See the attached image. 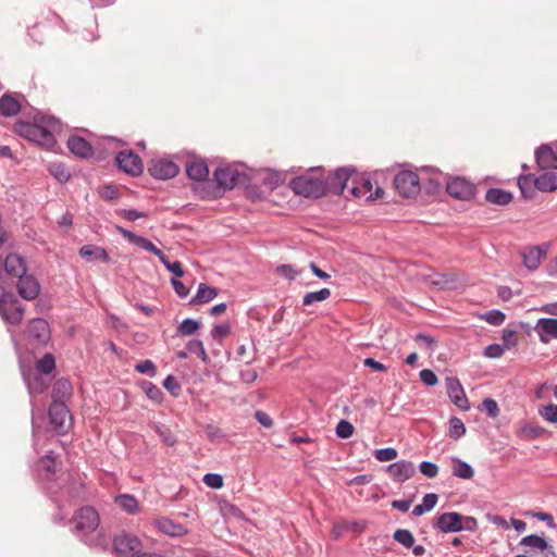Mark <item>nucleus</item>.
<instances>
[{
	"mask_svg": "<svg viewBox=\"0 0 557 557\" xmlns=\"http://www.w3.org/2000/svg\"><path fill=\"white\" fill-rule=\"evenodd\" d=\"M485 200L493 205L506 206L511 202L512 194L502 188H490L485 194Z\"/></svg>",
	"mask_w": 557,
	"mask_h": 557,
	"instance_id": "nucleus-29",
	"label": "nucleus"
},
{
	"mask_svg": "<svg viewBox=\"0 0 557 557\" xmlns=\"http://www.w3.org/2000/svg\"><path fill=\"white\" fill-rule=\"evenodd\" d=\"M420 472L426 478L433 479L438 474V467L431 461H422L419 466Z\"/></svg>",
	"mask_w": 557,
	"mask_h": 557,
	"instance_id": "nucleus-50",
	"label": "nucleus"
},
{
	"mask_svg": "<svg viewBox=\"0 0 557 557\" xmlns=\"http://www.w3.org/2000/svg\"><path fill=\"white\" fill-rule=\"evenodd\" d=\"M26 335L32 345L45 346L51 336L50 326L41 318L33 319L27 325Z\"/></svg>",
	"mask_w": 557,
	"mask_h": 557,
	"instance_id": "nucleus-5",
	"label": "nucleus"
},
{
	"mask_svg": "<svg viewBox=\"0 0 557 557\" xmlns=\"http://www.w3.org/2000/svg\"><path fill=\"white\" fill-rule=\"evenodd\" d=\"M79 256L88 261H91L94 259H99L104 262L109 261V255L103 248L91 245L83 246L79 249Z\"/></svg>",
	"mask_w": 557,
	"mask_h": 557,
	"instance_id": "nucleus-31",
	"label": "nucleus"
},
{
	"mask_svg": "<svg viewBox=\"0 0 557 557\" xmlns=\"http://www.w3.org/2000/svg\"><path fill=\"white\" fill-rule=\"evenodd\" d=\"M50 424L59 434L66 432V420L70 417V411L63 400H53L48 410Z\"/></svg>",
	"mask_w": 557,
	"mask_h": 557,
	"instance_id": "nucleus-10",
	"label": "nucleus"
},
{
	"mask_svg": "<svg viewBox=\"0 0 557 557\" xmlns=\"http://www.w3.org/2000/svg\"><path fill=\"white\" fill-rule=\"evenodd\" d=\"M163 386L173 396H177L181 392V385L174 375H168L163 381Z\"/></svg>",
	"mask_w": 557,
	"mask_h": 557,
	"instance_id": "nucleus-51",
	"label": "nucleus"
},
{
	"mask_svg": "<svg viewBox=\"0 0 557 557\" xmlns=\"http://www.w3.org/2000/svg\"><path fill=\"white\" fill-rule=\"evenodd\" d=\"M376 460L381 462L391 461L397 458L398 451L393 447L375 449L373 453Z\"/></svg>",
	"mask_w": 557,
	"mask_h": 557,
	"instance_id": "nucleus-47",
	"label": "nucleus"
},
{
	"mask_svg": "<svg viewBox=\"0 0 557 557\" xmlns=\"http://www.w3.org/2000/svg\"><path fill=\"white\" fill-rule=\"evenodd\" d=\"M331 296V290L329 288H322L318 292L307 293L302 298L304 306H311L315 302L324 301L329 299Z\"/></svg>",
	"mask_w": 557,
	"mask_h": 557,
	"instance_id": "nucleus-35",
	"label": "nucleus"
},
{
	"mask_svg": "<svg viewBox=\"0 0 557 557\" xmlns=\"http://www.w3.org/2000/svg\"><path fill=\"white\" fill-rule=\"evenodd\" d=\"M3 268L5 272L13 277H20L26 272L24 259L16 253H10L7 256L3 261Z\"/></svg>",
	"mask_w": 557,
	"mask_h": 557,
	"instance_id": "nucleus-22",
	"label": "nucleus"
},
{
	"mask_svg": "<svg viewBox=\"0 0 557 557\" xmlns=\"http://www.w3.org/2000/svg\"><path fill=\"white\" fill-rule=\"evenodd\" d=\"M483 409L486 411V413L492 417L496 418L499 413V407L497 403L492 398H486L482 403Z\"/></svg>",
	"mask_w": 557,
	"mask_h": 557,
	"instance_id": "nucleus-56",
	"label": "nucleus"
},
{
	"mask_svg": "<svg viewBox=\"0 0 557 557\" xmlns=\"http://www.w3.org/2000/svg\"><path fill=\"white\" fill-rule=\"evenodd\" d=\"M141 388L150 400L158 403V404L162 401V399H163L162 391L156 384H153L149 381H144L141 383Z\"/></svg>",
	"mask_w": 557,
	"mask_h": 557,
	"instance_id": "nucleus-40",
	"label": "nucleus"
},
{
	"mask_svg": "<svg viewBox=\"0 0 557 557\" xmlns=\"http://www.w3.org/2000/svg\"><path fill=\"white\" fill-rule=\"evenodd\" d=\"M255 419L264 428L269 429L273 425L272 418L262 410H257L255 412Z\"/></svg>",
	"mask_w": 557,
	"mask_h": 557,
	"instance_id": "nucleus-60",
	"label": "nucleus"
},
{
	"mask_svg": "<svg viewBox=\"0 0 557 557\" xmlns=\"http://www.w3.org/2000/svg\"><path fill=\"white\" fill-rule=\"evenodd\" d=\"M24 380L26 382V385H27V388H28V392L30 395L41 394L48 387V384L45 381V379L37 374H35L33 376H30V375L24 376Z\"/></svg>",
	"mask_w": 557,
	"mask_h": 557,
	"instance_id": "nucleus-33",
	"label": "nucleus"
},
{
	"mask_svg": "<svg viewBox=\"0 0 557 557\" xmlns=\"http://www.w3.org/2000/svg\"><path fill=\"white\" fill-rule=\"evenodd\" d=\"M394 186L404 197H411L420 190L419 176L412 171H401L394 177Z\"/></svg>",
	"mask_w": 557,
	"mask_h": 557,
	"instance_id": "nucleus-6",
	"label": "nucleus"
},
{
	"mask_svg": "<svg viewBox=\"0 0 557 557\" xmlns=\"http://www.w3.org/2000/svg\"><path fill=\"white\" fill-rule=\"evenodd\" d=\"M355 428L347 420H341L336 425V435L339 438H349L354 434Z\"/></svg>",
	"mask_w": 557,
	"mask_h": 557,
	"instance_id": "nucleus-48",
	"label": "nucleus"
},
{
	"mask_svg": "<svg viewBox=\"0 0 557 557\" xmlns=\"http://www.w3.org/2000/svg\"><path fill=\"white\" fill-rule=\"evenodd\" d=\"M535 160L542 170L557 169V151L555 152L548 145H542L535 150Z\"/></svg>",
	"mask_w": 557,
	"mask_h": 557,
	"instance_id": "nucleus-20",
	"label": "nucleus"
},
{
	"mask_svg": "<svg viewBox=\"0 0 557 557\" xmlns=\"http://www.w3.org/2000/svg\"><path fill=\"white\" fill-rule=\"evenodd\" d=\"M50 174L61 183H65L70 180V172L67 168L61 162H52L49 165Z\"/></svg>",
	"mask_w": 557,
	"mask_h": 557,
	"instance_id": "nucleus-38",
	"label": "nucleus"
},
{
	"mask_svg": "<svg viewBox=\"0 0 557 557\" xmlns=\"http://www.w3.org/2000/svg\"><path fill=\"white\" fill-rule=\"evenodd\" d=\"M171 284L180 298H185L189 294V288L178 278H172Z\"/></svg>",
	"mask_w": 557,
	"mask_h": 557,
	"instance_id": "nucleus-58",
	"label": "nucleus"
},
{
	"mask_svg": "<svg viewBox=\"0 0 557 557\" xmlns=\"http://www.w3.org/2000/svg\"><path fill=\"white\" fill-rule=\"evenodd\" d=\"M218 296V289L205 283H200L196 295L190 299V305H202L213 300Z\"/></svg>",
	"mask_w": 557,
	"mask_h": 557,
	"instance_id": "nucleus-27",
	"label": "nucleus"
},
{
	"mask_svg": "<svg viewBox=\"0 0 557 557\" xmlns=\"http://www.w3.org/2000/svg\"><path fill=\"white\" fill-rule=\"evenodd\" d=\"M393 539L406 548L413 547L416 542L412 533L406 529H397L393 534Z\"/></svg>",
	"mask_w": 557,
	"mask_h": 557,
	"instance_id": "nucleus-41",
	"label": "nucleus"
},
{
	"mask_svg": "<svg viewBox=\"0 0 557 557\" xmlns=\"http://www.w3.org/2000/svg\"><path fill=\"white\" fill-rule=\"evenodd\" d=\"M100 196L107 200H113L117 198L119 190L112 185H106L99 190Z\"/></svg>",
	"mask_w": 557,
	"mask_h": 557,
	"instance_id": "nucleus-59",
	"label": "nucleus"
},
{
	"mask_svg": "<svg viewBox=\"0 0 557 557\" xmlns=\"http://www.w3.org/2000/svg\"><path fill=\"white\" fill-rule=\"evenodd\" d=\"M451 470L455 476L463 480H470L474 476L471 465L456 457L451 458Z\"/></svg>",
	"mask_w": 557,
	"mask_h": 557,
	"instance_id": "nucleus-30",
	"label": "nucleus"
},
{
	"mask_svg": "<svg viewBox=\"0 0 557 557\" xmlns=\"http://www.w3.org/2000/svg\"><path fill=\"white\" fill-rule=\"evenodd\" d=\"M135 369H136L137 372L143 373V374H149L150 376H154L156 375V366L149 359L144 360V361L137 363L135 366Z\"/></svg>",
	"mask_w": 557,
	"mask_h": 557,
	"instance_id": "nucleus-52",
	"label": "nucleus"
},
{
	"mask_svg": "<svg viewBox=\"0 0 557 557\" xmlns=\"http://www.w3.org/2000/svg\"><path fill=\"white\" fill-rule=\"evenodd\" d=\"M203 482L212 488H221L223 486V478L218 473L205 474Z\"/></svg>",
	"mask_w": 557,
	"mask_h": 557,
	"instance_id": "nucleus-53",
	"label": "nucleus"
},
{
	"mask_svg": "<svg viewBox=\"0 0 557 557\" xmlns=\"http://www.w3.org/2000/svg\"><path fill=\"white\" fill-rule=\"evenodd\" d=\"M523 431L528 436H530L533 440L542 437L546 433V430L544 428L534 425H527L524 426Z\"/></svg>",
	"mask_w": 557,
	"mask_h": 557,
	"instance_id": "nucleus-62",
	"label": "nucleus"
},
{
	"mask_svg": "<svg viewBox=\"0 0 557 557\" xmlns=\"http://www.w3.org/2000/svg\"><path fill=\"white\" fill-rule=\"evenodd\" d=\"M447 193L460 200H469L475 194L474 185L463 177H454L446 183Z\"/></svg>",
	"mask_w": 557,
	"mask_h": 557,
	"instance_id": "nucleus-11",
	"label": "nucleus"
},
{
	"mask_svg": "<svg viewBox=\"0 0 557 557\" xmlns=\"http://www.w3.org/2000/svg\"><path fill=\"white\" fill-rule=\"evenodd\" d=\"M213 176L219 189L218 193H214V196L216 197L225 189H233L237 185L240 174L236 169L228 165L218 168L214 171Z\"/></svg>",
	"mask_w": 557,
	"mask_h": 557,
	"instance_id": "nucleus-12",
	"label": "nucleus"
},
{
	"mask_svg": "<svg viewBox=\"0 0 557 557\" xmlns=\"http://www.w3.org/2000/svg\"><path fill=\"white\" fill-rule=\"evenodd\" d=\"M534 187L541 191H554L557 189V174L554 172H546L535 177Z\"/></svg>",
	"mask_w": 557,
	"mask_h": 557,
	"instance_id": "nucleus-28",
	"label": "nucleus"
},
{
	"mask_svg": "<svg viewBox=\"0 0 557 557\" xmlns=\"http://www.w3.org/2000/svg\"><path fill=\"white\" fill-rule=\"evenodd\" d=\"M55 368V360L52 354L47 352L36 362V370L40 374H49Z\"/></svg>",
	"mask_w": 557,
	"mask_h": 557,
	"instance_id": "nucleus-37",
	"label": "nucleus"
},
{
	"mask_svg": "<svg viewBox=\"0 0 557 557\" xmlns=\"http://www.w3.org/2000/svg\"><path fill=\"white\" fill-rule=\"evenodd\" d=\"M75 530L79 533H90L99 525L98 512L89 506L82 507L74 517Z\"/></svg>",
	"mask_w": 557,
	"mask_h": 557,
	"instance_id": "nucleus-7",
	"label": "nucleus"
},
{
	"mask_svg": "<svg viewBox=\"0 0 557 557\" xmlns=\"http://www.w3.org/2000/svg\"><path fill=\"white\" fill-rule=\"evenodd\" d=\"M546 256V251L540 247H530L521 252L523 264L529 270H536L541 259Z\"/></svg>",
	"mask_w": 557,
	"mask_h": 557,
	"instance_id": "nucleus-25",
	"label": "nucleus"
},
{
	"mask_svg": "<svg viewBox=\"0 0 557 557\" xmlns=\"http://www.w3.org/2000/svg\"><path fill=\"white\" fill-rule=\"evenodd\" d=\"M504 347L499 344H491L484 348L483 355L487 358H499L504 354Z\"/></svg>",
	"mask_w": 557,
	"mask_h": 557,
	"instance_id": "nucleus-57",
	"label": "nucleus"
},
{
	"mask_svg": "<svg viewBox=\"0 0 557 557\" xmlns=\"http://www.w3.org/2000/svg\"><path fill=\"white\" fill-rule=\"evenodd\" d=\"M40 465L42 469L47 471L49 474H52L54 472L55 461L50 454H47L41 458Z\"/></svg>",
	"mask_w": 557,
	"mask_h": 557,
	"instance_id": "nucleus-64",
	"label": "nucleus"
},
{
	"mask_svg": "<svg viewBox=\"0 0 557 557\" xmlns=\"http://www.w3.org/2000/svg\"><path fill=\"white\" fill-rule=\"evenodd\" d=\"M187 350L190 354H195L205 362L208 361V355L206 352L203 343L200 339H190L186 345Z\"/></svg>",
	"mask_w": 557,
	"mask_h": 557,
	"instance_id": "nucleus-42",
	"label": "nucleus"
},
{
	"mask_svg": "<svg viewBox=\"0 0 557 557\" xmlns=\"http://www.w3.org/2000/svg\"><path fill=\"white\" fill-rule=\"evenodd\" d=\"M66 144L70 151L79 158H89L94 153L91 145L81 136H70Z\"/></svg>",
	"mask_w": 557,
	"mask_h": 557,
	"instance_id": "nucleus-21",
	"label": "nucleus"
},
{
	"mask_svg": "<svg viewBox=\"0 0 557 557\" xmlns=\"http://www.w3.org/2000/svg\"><path fill=\"white\" fill-rule=\"evenodd\" d=\"M54 124L55 121L53 119H50L46 125L18 121L15 123L14 128L20 136L29 141H34L44 147H52L55 140L51 128Z\"/></svg>",
	"mask_w": 557,
	"mask_h": 557,
	"instance_id": "nucleus-1",
	"label": "nucleus"
},
{
	"mask_svg": "<svg viewBox=\"0 0 557 557\" xmlns=\"http://www.w3.org/2000/svg\"><path fill=\"white\" fill-rule=\"evenodd\" d=\"M419 376L420 380L428 386H434L438 382L436 374L430 369L421 370Z\"/></svg>",
	"mask_w": 557,
	"mask_h": 557,
	"instance_id": "nucleus-54",
	"label": "nucleus"
},
{
	"mask_svg": "<svg viewBox=\"0 0 557 557\" xmlns=\"http://www.w3.org/2000/svg\"><path fill=\"white\" fill-rule=\"evenodd\" d=\"M200 327V323L191 318L184 319L176 327V334L180 336L193 335Z\"/></svg>",
	"mask_w": 557,
	"mask_h": 557,
	"instance_id": "nucleus-36",
	"label": "nucleus"
},
{
	"mask_svg": "<svg viewBox=\"0 0 557 557\" xmlns=\"http://www.w3.org/2000/svg\"><path fill=\"white\" fill-rule=\"evenodd\" d=\"M159 260L164 265V268L173 273L176 277L184 276L185 272L180 261L171 262L164 253L162 255V259Z\"/></svg>",
	"mask_w": 557,
	"mask_h": 557,
	"instance_id": "nucleus-46",
	"label": "nucleus"
},
{
	"mask_svg": "<svg viewBox=\"0 0 557 557\" xmlns=\"http://www.w3.org/2000/svg\"><path fill=\"white\" fill-rule=\"evenodd\" d=\"M115 504L128 515H135L138 511V500L131 494L116 496Z\"/></svg>",
	"mask_w": 557,
	"mask_h": 557,
	"instance_id": "nucleus-32",
	"label": "nucleus"
},
{
	"mask_svg": "<svg viewBox=\"0 0 557 557\" xmlns=\"http://www.w3.org/2000/svg\"><path fill=\"white\" fill-rule=\"evenodd\" d=\"M463 517L459 512H444L440 515L434 524L443 533H456L463 530Z\"/></svg>",
	"mask_w": 557,
	"mask_h": 557,
	"instance_id": "nucleus-16",
	"label": "nucleus"
},
{
	"mask_svg": "<svg viewBox=\"0 0 557 557\" xmlns=\"http://www.w3.org/2000/svg\"><path fill=\"white\" fill-rule=\"evenodd\" d=\"M113 547L119 557H136L144 554L140 540L129 533L117 534L113 540Z\"/></svg>",
	"mask_w": 557,
	"mask_h": 557,
	"instance_id": "nucleus-4",
	"label": "nucleus"
},
{
	"mask_svg": "<svg viewBox=\"0 0 557 557\" xmlns=\"http://www.w3.org/2000/svg\"><path fill=\"white\" fill-rule=\"evenodd\" d=\"M121 216L127 221H135L140 218H146L147 214L135 209H124L121 211Z\"/></svg>",
	"mask_w": 557,
	"mask_h": 557,
	"instance_id": "nucleus-63",
	"label": "nucleus"
},
{
	"mask_svg": "<svg viewBox=\"0 0 557 557\" xmlns=\"http://www.w3.org/2000/svg\"><path fill=\"white\" fill-rule=\"evenodd\" d=\"M148 171L150 175L158 180H170L177 175L180 169L171 160L153 159L151 160Z\"/></svg>",
	"mask_w": 557,
	"mask_h": 557,
	"instance_id": "nucleus-14",
	"label": "nucleus"
},
{
	"mask_svg": "<svg viewBox=\"0 0 557 557\" xmlns=\"http://www.w3.org/2000/svg\"><path fill=\"white\" fill-rule=\"evenodd\" d=\"M534 176L532 174L520 175L518 178V186L523 197H530L529 191L532 193V186H534Z\"/></svg>",
	"mask_w": 557,
	"mask_h": 557,
	"instance_id": "nucleus-43",
	"label": "nucleus"
},
{
	"mask_svg": "<svg viewBox=\"0 0 557 557\" xmlns=\"http://www.w3.org/2000/svg\"><path fill=\"white\" fill-rule=\"evenodd\" d=\"M354 172L355 169L350 166L337 169L334 173L329 175L325 181H323L325 193L342 195L346 187L347 181Z\"/></svg>",
	"mask_w": 557,
	"mask_h": 557,
	"instance_id": "nucleus-8",
	"label": "nucleus"
},
{
	"mask_svg": "<svg viewBox=\"0 0 557 557\" xmlns=\"http://www.w3.org/2000/svg\"><path fill=\"white\" fill-rule=\"evenodd\" d=\"M21 110L20 101L11 94H4L0 97V114L5 117L16 115Z\"/></svg>",
	"mask_w": 557,
	"mask_h": 557,
	"instance_id": "nucleus-26",
	"label": "nucleus"
},
{
	"mask_svg": "<svg viewBox=\"0 0 557 557\" xmlns=\"http://www.w3.org/2000/svg\"><path fill=\"white\" fill-rule=\"evenodd\" d=\"M17 278V293L22 298L33 300L39 295L40 284L34 275L25 272Z\"/></svg>",
	"mask_w": 557,
	"mask_h": 557,
	"instance_id": "nucleus-17",
	"label": "nucleus"
},
{
	"mask_svg": "<svg viewBox=\"0 0 557 557\" xmlns=\"http://www.w3.org/2000/svg\"><path fill=\"white\" fill-rule=\"evenodd\" d=\"M535 332L539 335L541 343L547 344L550 339L557 338V318H541L537 320Z\"/></svg>",
	"mask_w": 557,
	"mask_h": 557,
	"instance_id": "nucleus-19",
	"label": "nucleus"
},
{
	"mask_svg": "<svg viewBox=\"0 0 557 557\" xmlns=\"http://www.w3.org/2000/svg\"><path fill=\"white\" fill-rule=\"evenodd\" d=\"M154 431L157 434L161 437L162 442L166 446H174L176 444V438L172 435L171 431L168 429H164L160 425H154Z\"/></svg>",
	"mask_w": 557,
	"mask_h": 557,
	"instance_id": "nucleus-49",
	"label": "nucleus"
},
{
	"mask_svg": "<svg viewBox=\"0 0 557 557\" xmlns=\"http://www.w3.org/2000/svg\"><path fill=\"white\" fill-rule=\"evenodd\" d=\"M466 434V426L461 419L451 417L449 419L448 435L453 440H459Z\"/></svg>",
	"mask_w": 557,
	"mask_h": 557,
	"instance_id": "nucleus-39",
	"label": "nucleus"
},
{
	"mask_svg": "<svg viewBox=\"0 0 557 557\" xmlns=\"http://www.w3.org/2000/svg\"><path fill=\"white\" fill-rule=\"evenodd\" d=\"M186 173L194 181L206 182L209 176V168L203 160H193L187 163Z\"/></svg>",
	"mask_w": 557,
	"mask_h": 557,
	"instance_id": "nucleus-23",
	"label": "nucleus"
},
{
	"mask_svg": "<svg viewBox=\"0 0 557 557\" xmlns=\"http://www.w3.org/2000/svg\"><path fill=\"white\" fill-rule=\"evenodd\" d=\"M72 391V385L67 379H59L52 388V398L53 400H61L62 398L69 396Z\"/></svg>",
	"mask_w": 557,
	"mask_h": 557,
	"instance_id": "nucleus-34",
	"label": "nucleus"
},
{
	"mask_svg": "<svg viewBox=\"0 0 557 557\" xmlns=\"http://www.w3.org/2000/svg\"><path fill=\"white\" fill-rule=\"evenodd\" d=\"M539 414L549 423H557V405L548 404L539 409Z\"/></svg>",
	"mask_w": 557,
	"mask_h": 557,
	"instance_id": "nucleus-45",
	"label": "nucleus"
},
{
	"mask_svg": "<svg viewBox=\"0 0 557 557\" xmlns=\"http://www.w3.org/2000/svg\"><path fill=\"white\" fill-rule=\"evenodd\" d=\"M0 315L5 322L17 325L23 320L24 307L12 294L4 292L0 295Z\"/></svg>",
	"mask_w": 557,
	"mask_h": 557,
	"instance_id": "nucleus-3",
	"label": "nucleus"
},
{
	"mask_svg": "<svg viewBox=\"0 0 557 557\" xmlns=\"http://www.w3.org/2000/svg\"><path fill=\"white\" fill-rule=\"evenodd\" d=\"M115 162L119 169L132 176H138L143 173L141 159L132 150L120 151L115 157Z\"/></svg>",
	"mask_w": 557,
	"mask_h": 557,
	"instance_id": "nucleus-9",
	"label": "nucleus"
},
{
	"mask_svg": "<svg viewBox=\"0 0 557 557\" xmlns=\"http://www.w3.org/2000/svg\"><path fill=\"white\" fill-rule=\"evenodd\" d=\"M156 528L170 536H182L187 533V529L181 524L174 523L171 519L162 517L154 521Z\"/></svg>",
	"mask_w": 557,
	"mask_h": 557,
	"instance_id": "nucleus-24",
	"label": "nucleus"
},
{
	"mask_svg": "<svg viewBox=\"0 0 557 557\" xmlns=\"http://www.w3.org/2000/svg\"><path fill=\"white\" fill-rule=\"evenodd\" d=\"M115 230L131 244L154 255L159 259H162L163 252L152 242H150L146 237L137 235L122 226H119V225L115 226Z\"/></svg>",
	"mask_w": 557,
	"mask_h": 557,
	"instance_id": "nucleus-15",
	"label": "nucleus"
},
{
	"mask_svg": "<svg viewBox=\"0 0 557 557\" xmlns=\"http://www.w3.org/2000/svg\"><path fill=\"white\" fill-rule=\"evenodd\" d=\"M445 385L447 395L453 404L463 411L469 410L470 404L459 379L455 376H448L445 380Z\"/></svg>",
	"mask_w": 557,
	"mask_h": 557,
	"instance_id": "nucleus-13",
	"label": "nucleus"
},
{
	"mask_svg": "<svg viewBox=\"0 0 557 557\" xmlns=\"http://www.w3.org/2000/svg\"><path fill=\"white\" fill-rule=\"evenodd\" d=\"M231 333V325L228 322H223L218 325H215L212 331L211 335L214 338H223L226 337Z\"/></svg>",
	"mask_w": 557,
	"mask_h": 557,
	"instance_id": "nucleus-55",
	"label": "nucleus"
},
{
	"mask_svg": "<svg viewBox=\"0 0 557 557\" xmlns=\"http://www.w3.org/2000/svg\"><path fill=\"white\" fill-rule=\"evenodd\" d=\"M482 319H484L487 323L494 325V326H499L504 323L505 319H506V314L500 311V310H490L487 312H485L483 315H482Z\"/></svg>",
	"mask_w": 557,
	"mask_h": 557,
	"instance_id": "nucleus-44",
	"label": "nucleus"
},
{
	"mask_svg": "<svg viewBox=\"0 0 557 557\" xmlns=\"http://www.w3.org/2000/svg\"><path fill=\"white\" fill-rule=\"evenodd\" d=\"M438 500V496L434 493H428L423 496L421 505L425 508L426 511H431Z\"/></svg>",
	"mask_w": 557,
	"mask_h": 557,
	"instance_id": "nucleus-61",
	"label": "nucleus"
},
{
	"mask_svg": "<svg viewBox=\"0 0 557 557\" xmlns=\"http://www.w3.org/2000/svg\"><path fill=\"white\" fill-rule=\"evenodd\" d=\"M393 481L403 483L411 479L416 473L414 465L408 460H399L386 467Z\"/></svg>",
	"mask_w": 557,
	"mask_h": 557,
	"instance_id": "nucleus-18",
	"label": "nucleus"
},
{
	"mask_svg": "<svg viewBox=\"0 0 557 557\" xmlns=\"http://www.w3.org/2000/svg\"><path fill=\"white\" fill-rule=\"evenodd\" d=\"M289 187L295 194L304 197H321L325 194V186L322 180L309 175L294 177Z\"/></svg>",
	"mask_w": 557,
	"mask_h": 557,
	"instance_id": "nucleus-2",
	"label": "nucleus"
}]
</instances>
